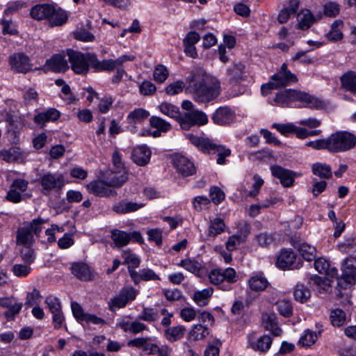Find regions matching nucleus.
<instances>
[{
    "mask_svg": "<svg viewBox=\"0 0 356 356\" xmlns=\"http://www.w3.org/2000/svg\"><path fill=\"white\" fill-rule=\"evenodd\" d=\"M151 154V150L146 145H140L133 149L131 157L136 164L144 166L149 162Z\"/></svg>",
    "mask_w": 356,
    "mask_h": 356,
    "instance_id": "nucleus-23",
    "label": "nucleus"
},
{
    "mask_svg": "<svg viewBox=\"0 0 356 356\" xmlns=\"http://www.w3.org/2000/svg\"><path fill=\"white\" fill-rule=\"evenodd\" d=\"M136 291L131 287L122 288L119 294L112 298L108 302V309L111 311H115L116 308L124 307L129 300L136 298Z\"/></svg>",
    "mask_w": 356,
    "mask_h": 356,
    "instance_id": "nucleus-12",
    "label": "nucleus"
},
{
    "mask_svg": "<svg viewBox=\"0 0 356 356\" xmlns=\"http://www.w3.org/2000/svg\"><path fill=\"white\" fill-rule=\"evenodd\" d=\"M316 332L309 330H305L304 334L299 339V345L302 346H310L317 340Z\"/></svg>",
    "mask_w": 356,
    "mask_h": 356,
    "instance_id": "nucleus-53",
    "label": "nucleus"
},
{
    "mask_svg": "<svg viewBox=\"0 0 356 356\" xmlns=\"http://www.w3.org/2000/svg\"><path fill=\"white\" fill-rule=\"evenodd\" d=\"M249 341L252 349L262 353L267 351L272 344V339L268 335L261 336L254 341L250 339Z\"/></svg>",
    "mask_w": 356,
    "mask_h": 356,
    "instance_id": "nucleus-38",
    "label": "nucleus"
},
{
    "mask_svg": "<svg viewBox=\"0 0 356 356\" xmlns=\"http://www.w3.org/2000/svg\"><path fill=\"white\" fill-rule=\"evenodd\" d=\"M273 127L276 129L282 135L289 136L293 134L295 125L292 123L279 124L274 123Z\"/></svg>",
    "mask_w": 356,
    "mask_h": 356,
    "instance_id": "nucleus-60",
    "label": "nucleus"
},
{
    "mask_svg": "<svg viewBox=\"0 0 356 356\" xmlns=\"http://www.w3.org/2000/svg\"><path fill=\"white\" fill-rule=\"evenodd\" d=\"M45 303L47 304L51 313L62 310L61 303L60 300L54 296H48L45 298Z\"/></svg>",
    "mask_w": 356,
    "mask_h": 356,
    "instance_id": "nucleus-58",
    "label": "nucleus"
},
{
    "mask_svg": "<svg viewBox=\"0 0 356 356\" xmlns=\"http://www.w3.org/2000/svg\"><path fill=\"white\" fill-rule=\"evenodd\" d=\"M30 15L38 21L49 19L51 26H61L66 23L68 19V15L64 10L50 3H39L33 6Z\"/></svg>",
    "mask_w": 356,
    "mask_h": 356,
    "instance_id": "nucleus-3",
    "label": "nucleus"
},
{
    "mask_svg": "<svg viewBox=\"0 0 356 356\" xmlns=\"http://www.w3.org/2000/svg\"><path fill=\"white\" fill-rule=\"evenodd\" d=\"M41 299V294L39 290L33 289L31 292L26 295L25 306L29 307L33 305H38Z\"/></svg>",
    "mask_w": 356,
    "mask_h": 356,
    "instance_id": "nucleus-56",
    "label": "nucleus"
},
{
    "mask_svg": "<svg viewBox=\"0 0 356 356\" xmlns=\"http://www.w3.org/2000/svg\"><path fill=\"white\" fill-rule=\"evenodd\" d=\"M135 56L133 55H122L115 60L105 59L102 60V72H112L116 67H121L127 61H133Z\"/></svg>",
    "mask_w": 356,
    "mask_h": 356,
    "instance_id": "nucleus-25",
    "label": "nucleus"
},
{
    "mask_svg": "<svg viewBox=\"0 0 356 356\" xmlns=\"http://www.w3.org/2000/svg\"><path fill=\"white\" fill-rule=\"evenodd\" d=\"M314 175L322 179H329L332 177L331 167L326 163H316L312 168Z\"/></svg>",
    "mask_w": 356,
    "mask_h": 356,
    "instance_id": "nucleus-40",
    "label": "nucleus"
},
{
    "mask_svg": "<svg viewBox=\"0 0 356 356\" xmlns=\"http://www.w3.org/2000/svg\"><path fill=\"white\" fill-rule=\"evenodd\" d=\"M65 55L68 58L72 70L76 74L86 75L90 67L94 72H102V60L98 59L94 53H82L72 49H67Z\"/></svg>",
    "mask_w": 356,
    "mask_h": 356,
    "instance_id": "nucleus-2",
    "label": "nucleus"
},
{
    "mask_svg": "<svg viewBox=\"0 0 356 356\" xmlns=\"http://www.w3.org/2000/svg\"><path fill=\"white\" fill-rule=\"evenodd\" d=\"M277 309L279 313L284 316L289 317L292 315L293 308L289 300H282L277 302Z\"/></svg>",
    "mask_w": 356,
    "mask_h": 356,
    "instance_id": "nucleus-55",
    "label": "nucleus"
},
{
    "mask_svg": "<svg viewBox=\"0 0 356 356\" xmlns=\"http://www.w3.org/2000/svg\"><path fill=\"white\" fill-rule=\"evenodd\" d=\"M298 250L305 260L311 261L316 257V248L307 243H300L298 247Z\"/></svg>",
    "mask_w": 356,
    "mask_h": 356,
    "instance_id": "nucleus-48",
    "label": "nucleus"
},
{
    "mask_svg": "<svg viewBox=\"0 0 356 356\" xmlns=\"http://www.w3.org/2000/svg\"><path fill=\"white\" fill-rule=\"evenodd\" d=\"M186 328L183 325L168 327L165 330L164 335L170 342H175L182 339L185 334Z\"/></svg>",
    "mask_w": 356,
    "mask_h": 356,
    "instance_id": "nucleus-35",
    "label": "nucleus"
},
{
    "mask_svg": "<svg viewBox=\"0 0 356 356\" xmlns=\"http://www.w3.org/2000/svg\"><path fill=\"white\" fill-rule=\"evenodd\" d=\"M111 238L118 248L124 247L130 242L129 233L118 229H113L111 231Z\"/></svg>",
    "mask_w": 356,
    "mask_h": 356,
    "instance_id": "nucleus-32",
    "label": "nucleus"
},
{
    "mask_svg": "<svg viewBox=\"0 0 356 356\" xmlns=\"http://www.w3.org/2000/svg\"><path fill=\"white\" fill-rule=\"evenodd\" d=\"M234 112L229 107L220 106L213 112L211 120L217 125L227 126L234 121Z\"/></svg>",
    "mask_w": 356,
    "mask_h": 356,
    "instance_id": "nucleus-18",
    "label": "nucleus"
},
{
    "mask_svg": "<svg viewBox=\"0 0 356 356\" xmlns=\"http://www.w3.org/2000/svg\"><path fill=\"white\" fill-rule=\"evenodd\" d=\"M334 279H328L327 276L325 278L320 277L318 275H312L309 278V284L310 285H315L318 289L325 291H328L331 287L330 283Z\"/></svg>",
    "mask_w": 356,
    "mask_h": 356,
    "instance_id": "nucleus-42",
    "label": "nucleus"
},
{
    "mask_svg": "<svg viewBox=\"0 0 356 356\" xmlns=\"http://www.w3.org/2000/svg\"><path fill=\"white\" fill-rule=\"evenodd\" d=\"M60 117V113L56 108H49L45 111L40 112L34 116L33 121L35 123L44 125L49 121H56Z\"/></svg>",
    "mask_w": 356,
    "mask_h": 356,
    "instance_id": "nucleus-28",
    "label": "nucleus"
},
{
    "mask_svg": "<svg viewBox=\"0 0 356 356\" xmlns=\"http://www.w3.org/2000/svg\"><path fill=\"white\" fill-rule=\"evenodd\" d=\"M343 27V22L341 19L335 20L331 25L330 31L326 33L325 36L330 41L337 42L343 38L341 31Z\"/></svg>",
    "mask_w": 356,
    "mask_h": 356,
    "instance_id": "nucleus-31",
    "label": "nucleus"
},
{
    "mask_svg": "<svg viewBox=\"0 0 356 356\" xmlns=\"http://www.w3.org/2000/svg\"><path fill=\"white\" fill-rule=\"evenodd\" d=\"M250 231L248 227L244 231L241 230L239 234L230 236L226 242V248L228 251L232 252L237 249V248L245 241Z\"/></svg>",
    "mask_w": 356,
    "mask_h": 356,
    "instance_id": "nucleus-29",
    "label": "nucleus"
},
{
    "mask_svg": "<svg viewBox=\"0 0 356 356\" xmlns=\"http://www.w3.org/2000/svg\"><path fill=\"white\" fill-rule=\"evenodd\" d=\"M327 140L328 152L332 153L346 152L356 146V136L346 131L332 134Z\"/></svg>",
    "mask_w": 356,
    "mask_h": 356,
    "instance_id": "nucleus-6",
    "label": "nucleus"
},
{
    "mask_svg": "<svg viewBox=\"0 0 356 356\" xmlns=\"http://www.w3.org/2000/svg\"><path fill=\"white\" fill-rule=\"evenodd\" d=\"M342 274L341 278L349 284L356 283V259L349 257L343 261L341 266Z\"/></svg>",
    "mask_w": 356,
    "mask_h": 356,
    "instance_id": "nucleus-19",
    "label": "nucleus"
},
{
    "mask_svg": "<svg viewBox=\"0 0 356 356\" xmlns=\"http://www.w3.org/2000/svg\"><path fill=\"white\" fill-rule=\"evenodd\" d=\"M248 284L252 291H261L267 288L268 282L262 274H257L249 279Z\"/></svg>",
    "mask_w": 356,
    "mask_h": 356,
    "instance_id": "nucleus-36",
    "label": "nucleus"
},
{
    "mask_svg": "<svg viewBox=\"0 0 356 356\" xmlns=\"http://www.w3.org/2000/svg\"><path fill=\"white\" fill-rule=\"evenodd\" d=\"M298 27L301 30L309 29L315 21L313 14L309 10H302L298 14Z\"/></svg>",
    "mask_w": 356,
    "mask_h": 356,
    "instance_id": "nucleus-39",
    "label": "nucleus"
},
{
    "mask_svg": "<svg viewBox=\"0 0 356 356\" xmlns=\"http://www.w3.org/2000/svg\"><path fill=\"white\" fill-rule=\"evenodd\" d=\"M296 255L291 250L283 249L277 257L276 266L282 270L294 269L298 268V264H295Z\"/></svg>",
    "mask_w": 356,
    "mask_h": 356,
    "instance_id": "nucleus-21",
    "label": "nucleus"
},
{
    "mask_svg": "<svg viewBox=\"0 0 356 356\" xmlns=\"http://www.w3.org/2000/svg\"><path fill=\"white\" fill-rule=\"evenodd\" d=\"M207 326V325H195L189 333V337L194 341L202 339L209 334V331Z\"/></svg>",
    "mask_w": 356,
    "mask_h": 356,
    "instance_id": "nucleus-45",
    "label": "nucleus"
},
{
    "mask_svg": "<svg viewBox=\"0 0 356 356\" xmlns=\"http://www.w3.org/2000/svg\"><path fill=\"white\" fill-rule=\"evenodd\" d=\"M113 99L111 96H105L102 98L98 105L99 111L102 113H106L111 109Z\"/></svg>",
    "mask_w": 356,
    "mask_h": 356,
    "instance_id": "nucleus-63",
    "label": "nucleus"
},
{
    "mask_svg": "<svg viewBox=\"0 0 356 356\" xmlns=\"http://www.w3.org/2000/svg\"><path fill=\"white\" fill-rule=\"evenodd\" d=\"M44 67L56 73L65 72L70 67L67 60L65 58V55L61 54H54L50 58L47 59Z\"/></svg>",
    "mask_w": 356,
    "mask_h": 356,
    "instance_id": "nucleus-20",
    "label": "nucleus"
},
{
    "mask_svg": "<svg viewBox=\"0 0 356 356\" xmlns=\"http://www.w3.org/2000/svg\"><path fill=\"white\" fill-rule=\"evenodd\" d=\"M122 257L124 259V264H128V266H132V268H138L140 266V259L130 249L123 250Z\"/></svg>",
    "mask_w": 356,
    "mask_h": 356,
    "instance_id": "nucleus-47",
    "label": "nucleus"
},
{
    "mask_svg": "<svg viewBox=\"0 0 356 356\" xmlns=\"http://www.w3.org/2000/svg\"><path fill=\"white\" fill-rule=\"evenodd\" d=\"M340 79L343 88L353 94L356 93V73L355 72H347L341 76Z\"/></svg>",
    "mask_w": 356,
    "mask_h": 356,
    "instance_id": "nucleus-34",
    "label": "nucleus"
},
{
    "mask_svg": "<svg viewBox=\"0 0 356 356\" xmlns=\"http://www.w3.org/2000/svg\"><path fill=\"white\" fill-rule=\"evenodd\" d=\"M39 182L44 195H48L54 190H60L65 185L64 177L61 174L47 172L42 175Z\"/></svg>",
    "mask_w": 356,
    "mask_h": 356,
    "instance_id": "nucleus-9",
    "label": "nucleus"
},
{
    "mask_svg": "<svg viewBox=\"0 0 356 356\" xmlns=\"http://www.w3.org/2000/svg\"><path fill=\"white\" fill-rule=\"evenodd\" d=\"M127 175L125 172H124L120 175L114 173L112 175L111 177L108 178L106 181H107L110 188L112 186L120 187L127 181Z\"/></svg>",
    "mask_w": 356,
    "mask_h": 356,
    "instance_id": "nucleus-54",
    "label": "nucleus"
},
{
    "mask_svg": "<svg viewBox=\"0 0 356 356\" xmlns=\"http://www.w3.org/2000/svg\"><path fill=\"white\" fill-rule=\"evenodd\" d=\"M172 162L177 172L183 177L191 176L196 172L194 163L183 155H174Z\"/></svg>",
    "mask_w": 356,
    "mask_h": 356,
    "instance_id": "nucleus-14",
    "label": "nucleus"
},
{
    "mask_svg": "<svg viewBox=\"0 0 356 356\" xmlns=\"http://www.w3.org/2000/svg\"><path fill=\"white\" fill-rule=\"evenodd\" d=\"M70 269L72 274L82 282H90L95 279V272L83 262L73 263Z\"/></svg>",
    "mask_w": 356,
    "mask_h": 356,
    "instance_id": "nucleus-15",
    "label": "nucleus"
},
{
    "mask_svg": "<svg viewBox=\"0 0 356 356\" xmlns=\"http://www.w3.org/2000/svg\"><path fill=\"white\" fill-rule=\"evenodd\" d=\"M294 102H300L302 106L312 109H320L325 107V104L320 99L305 92L295 90Z\"/></svg>",
    "mask_w": 356,
    "mask_h": 356,
    "instance_id": "nucleus-16",
    "label": "nucleus"
},
{
    "mask_svg": "<svg viewBox=\"0 0 356 356\" xmlns=\"http://www.w3.org/2000/svg\"><path fill=\"white\" fill-rule=\"evenodd\" d=\"M330 319L333 326L340 327L346 322V316L343 310L335 309L331 311Z\"/></svg>",
    "mask_w": 356,
    "mask_h": 356,
    "instance_id": "nucleus-49",
    "label": "nucleus"
},
{
    "mask_svg": "<svg viewBox=\"0 0 356 356\" xmlns=\"http://www.w3.org/2000/svg\"><path fill=\"white\" fill-rule=\"evenodd\" d=\"M188 88L192 90L196 102H209L220 94V81L209 77L205 71L197 69L188 76Z\"/></svg>",
    "mask_w": 356,
    "mask_h": 356,
    "instance_id": "nucleus-1",
    "label": "nucleus"
},
{
    "mask_svg": "<svg viewBox=\"0 0 356 356\" xmlns=\"http://www.w3.org/2000/svg\"><path fill=\"white\" fill-rule=\"evenodd\" d=\"M188 140L198 149L204 153L218 152L217 163H225V158L230 156L231 150L221 145H216L209 138L200 137L192 134L186 135Z\"/></svg>",
    "mask_w": 356,
    "mask_h": 356,
    "instance_id": "nucleus-4",
    "label": "nucleus"
},
{
    "mask_svg": "<svg viewBox=\"0 0 356 356\" xmlns=\"http://www.w3.org/2000/svg\"><path fill=\"white\" fill-rule=\"evenodd\" d=\"M159 318V315L156 309L144 307L141 314L138 316V320L147 322H154Z\"/></svg>",
    "mask_w": 356,
    "mask_h": 356,
    "instance_id": "nucleus-51",
    "label": "nucleus"
},
{
    "mask_svg": "<svg viewBox=\"0 0 356 356\" xmlns=\"http://www.w3.org/2000/svg\"><path fill=\"white\" fill-rule=\"evenodd\" d=\"M143 207V204L122 200L113 206V211L118 214H125L136 211Z\"/></svg>",
    "mask_w": 356,
    "mask_h": 356,
    "instance_id": "nucleus-26",
    "label": "nucleus"
},
{
    "mask_svg": "<svg viewBox=\"0 0 356 356\" xmlns=\"http://www.w3.org/2000/svg\"><path fill=\"white\" fill-rule=\"evenodd\" d=\"M210 197L214 204H218L225 199L223 191L217 186H213L210 188Z\"/></svg>",
    "mask_w": 356,
    "mask_h": 356,
    "instance_id": "nucleus-62",
    "label": "nucleus"
},
{
    "mask_svg": "<svg viewBox=\"0 0 356 356\" xmlns=\"http://www.w3.org/2000/svg\"><path fill=\"white\" fill-rule=\"evenodd\" d=\"M178 266L196 275H199L202 269L201 264L195 259H183L178 264Z\"/></svg>",
    "mask_w": 356,
    "mask_h": 356,
    "instance_id": "nucleus-46",
    "label": "nucleus"
},
{
    "mask_svg": "<svg viewBox=\"0 0 356 356\" xmlns=\"http://www.w3.org/2000/svg\"><path fill=\"white\" fill-rule=\"evenodd\" d=\"M263 323L266 330L270 331L273 335L276 337L281 335L282 330L278 326L277 316L275 314L264 315Z\"/></svg>",
    "mask_w": 356,
    "mask_h": 356,
    "instance_id": "nucleus-30",
    "label": "nucleus"
},
{
    "mask_svg": "<svg viewBox=\"0 0 356 356\" xmlns=\"http://www.w3.org/2000/svg\"><path fill=\"white\" fill-rule=\"evenodd\" d=\"M149 124L152 127L159 129L162 132H167L172 127L169 122L157 116H152L150 118Z\"/></svg>",
    "mask_w": 356,
    "mask_h": 356,
    "instance_id": "nucleus-50",
    "label": "nucleus"
},
{
    "mask_svg": "<svg viewBox=\"0 0 356 356\" xmlns=\"http://www.w3.org/2000/svg\"><path fill=\"white\" fill-rule=\"evenodd\" d=\"M245 65L242 62L234 63L232 66L227 68V75L229 81L239 83L245 80Z\"/></svg>",
    "mask_w": 356,
    "mask_h": 356,
    "instance_id": "nucleus-24",
    "label": "nucleus"
},
{
    "mask_svg": "<svg viewBox=\"0 0 356 356\" xmlns=\"http://www.w3.org/2000/svg\"><path fill=\"white\" fill-rule=\"evenodd\" d=\"M40 217L33 219L30 222H26L19 227L17 232V243L19 245H24L28 248L34 243V236L38 237L42 231V225L47 222Z\"/></svg>",
    "mask_w": 356,
    "mask_h": 356,
    "instance_id": "nucleus-5",
    "label": "nucleus"
},
{
    "mask_svg": "<svg viewBox=\"0 0 356 356\" xmlns=\"http://www.w3.org/2000/svg\"><path fill=\"white\" fill-rule=\"evenodd\" d=\"M213 293V288L208 287L200 291H195L192 298L198 306L204 307L207 305Z\"/></svg>",
    "mask_w": 356,
    "mask_h": 356,
    "instance_id": "nucleus-33",
    "label": "nucleus"
},
{
    "mask_svg": "<svg viewBox=\"0 0 356 356\" xmlns=\"http://www.w3.org/2000/svg\"><path fill=\"white\" fill-rule=\"evenodd\" d=\"M207 114L199 110H192L181 114L179 119V125L182 129L188 130L194 126H203L208 123Z\"/></svg>",
    "mask_w": 356,
    "mask_h": 356,
    "instance_id": "nucleus-8",
    "label": "nucleus"
},
{
    "mask_svg": "<svg viewBox=\"0 0 356 356\" xmlns=\"http://www.w3.org/2000/svg\"><path fill=\"white\" fill-rule=\"evenodd\" d=\"M298 81L296 75L288 69L287 64L283 63L280 70L271 76V81L262 85L261 90L263 95H267L268 91L271 89L290 86Z\"/></svg>",
    "mask_w": 356,
    "mask_h": 356,
    "instance_id": "nucleus-7",
    "label": "nucleus"
},
{
    "mask_svg": "<svg viewBox=\"0 0 356 356\" xmlns=\"http://www.w3.org/2000/svg\"><path fill=\"white\" fill-rule=\"evenodd\" d=\"M295 90H284L277 92L273 99L275 104L284 107L294 102Z\"/></svg>",
    "mask_w": 356,
    "mask_h": 356,
    "instance_id": "nucleus-27",
    "label": "nucleus"
},
{
    "mask_svg": "<svg viewBox=\"0 0 356 356\" xmlns=\"http://www.w3.org/2000/svg\"><path fill=\"white\" fill-rule=\"evenodd\" d=\"M237 277L236 270L230 267L225 269L216 268L209 274L210 282L215 285H219L224 282L234 284L237 282Z\"/></svg>",
    "mask_w": 356,
    "mask_h": 356,
    "instance_id": "nucleus-11",
    "label": "nucleus"
},
{
    "mask_svg": "<svg viewBox=\"0 0 356 356\" xmlns=\"http://www.w3.org/2000/svg\"><path fill=\"white\" fill-rule=\"evenodd\" d=\"M88 191L95 195L99 197H114L117 192L110 188L107 181L95 180L88 184Z\"/></svg>",
    "mask_w": 356,
    "mask_h": 356,
    "instance_id": "nucleus-17",
    "label": "nucleus"
},
{
    "mask_svg": "<svg viewBox=\"0 0 356 356\" xmlns=\"http://www.w3.org/2000/svg\"><path fill=\"white\" fill-rule=\"evenodd\" d=\"M8 62L11 70L16 73H27L32 70L29 57L24 53H15L10 55Z\"/></svg>",
    "mask_w": 356,
    "mask_h": 356,
    "instance_id": "nucleus-13",
    "label": "nucleus"
},
{
    "mask_svg": "<svg viewBox=\"0 0 356 356\" xmlns=\"http://www.w3.org/2000/svg\"><path fill=\"white\" fill-rule=\"evenodd\" d=\"M185 87V83L183 81H177L168 85L165 91L168 95H175L181 92Z\"/></svg>",
    "mask_w": 356,
    "mask_h": 356,
    "instance_id": "nucleus-57",
    "label": "nucleus"
},
{
    "mask_svg": "<svg viewBox=\"0 0 356 356\" xmlns=\"http://www.w3.org/2000/svg\"><path fill=\"white\" fill-rule=\"evenodd\" d=\"M324 14L330 17H336L340 11V6L335 2H328L324 5Z\"/></svg>",
    "mask_w": 356,
    "mask_h": 356,
    "instance_id": "nucleus-61",
    "label": "nucleus"
},
{
    "mask_svg": "<svg viewBox=\"0 0 356 356\" xmlns=\"http://www.w3.org/2000/svg\"><path fill=\"white\" fill-rule=\"evenodd\" d=\"M159 111L165 115L176 120L179 122L181 113L179 108L173 104L168 102H163L159 106Z\"/></svg>",
    "mask_w": 356,
    "mask_h": 356,
    "instance_id": "nucleus-37",
    "label": "nucleus"
},
{
    "mask_svg": "<svg viewBox=\"0 0 356 356\" xmlns=\"http://www.w3.org/2000/svg\"><path fill=\"white\" fill-rule=\"evenodd\" d=\"M225 224L220 218H215L211 220L209 226V236H216L225 231Z\"/></svg>",
    "mask_w": 356,
    "mask_h": 356,
    "instance_id": "nucleus-43",
    "label": "nucleus"
},
{
    "mask_svg": "<svg viewBox=\"0 0 356 356\" xmlns=\"http://www.w3.org/2000/svg\"><path fill=\"white\" fill-rule=\"evenodd\" d=\"M31 271V267L29 264H17L12 267V272L17 277H26Z\"/></svg>",
    "mask_w": 356,
    "mask_h": 356,
    "instance_id": "nucleus-52",
    "label": "nucleus"
},
{
    "mask_svg": "<svg viewBox=\"0 0 356 356\" xmlns=\"http://www.w3.org/2000/svg\"><path fill=\"white\" fill-rule=\"evenodd\" d=\"M74 38L79 41L91 42L95 40V36L87 30L81 29L74 33Z\"/></svg>",
    "mask_w": 356,
    "mask_h": 356,
    "instance_id": "nucleus-64",
    "label": "nucleus"
},
{
    "mask_svg": "<svg viewBox=\"0 0 356 356\" xmlns=\"http://www.w3.org/2000/svg\"><path fill=\"white\" fill-rule=\"evenodd\" d=\"M168 74V69L165 66L160 65L154 69V79L158 83H163L167 79Z\"/></svg>",
    "mask_w": 356,
    "mask_h": 356,
    "instance_id": "nucleus-59",
    "label": "nucleus"
},
{
    "mask_svg": "<svg viewBox=\"0 0 356 356\" xmlns=\"http://www.w3.org/2000/svg\"><path fill=\"white\" fill-rule=\"evenodd\" d=\"M294 298L300 302H306L311 296L309 289L303 284L298 283L294 289Z\"/></svg>",
    "mask_w": 356,
    "mask_h": 356,
    "instance_id": "nucleus-44",
    "label": "nucleus"
},
{
    "mask_svg": "<svg viewBox=\"0 0 356 356\" xmlns=\"http://www.w3.org/2000/svg\"><path fill=\"white\" fill-rule=\"evenodd\" d=\"M314 268L321 274H325L328 279H339L338 270L331 267L330 262L324 258H318L314 261Z\"/></svg>",
    "mask_w": 356,
    "mask_h": 356,
    "instance_id": "nucleus-22",
    "label": "nucleus"
},
{
    "mask_svg": "<svg viewBox=\"0 0 356 356\" xmlns=\"http://www.w3.org/2000/svg\"><path fill=\"white\" fill-rule=\"evenodd\" d=\"M149 113L143 108H136L131 111L127 115V120L129 124H136L147 119Z\"/></svg>",
    "mask_w": 356,
    "mask_h": 356,
    "instance_id": "nucleus-41",
    "label": "nucleus"
},
{
    "mask_svg": "<svg viewBox=\"0 0 356 356\" xmlns=\"http://www.w3.org/2000/svg\"><path fill=\"white\" fill-rule=\"evenodd\" d=\"M272 175L278 179L281 185L284 188H290L293 186L295 179L302 175L301 173L295 172L280 165H275L270 166Z\"/></svg>",
    "mask_w": 356,
    "mask_h": 356,
    "instance_id": "nucleus-10",
    "label": "nucleus"
}]
</instances>
